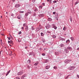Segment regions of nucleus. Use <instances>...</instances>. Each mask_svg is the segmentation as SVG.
Instances as JSON below:
<instances>
[{
  "instance_id": "16",
  "label": "nucleus",
  "mask_w": 79,
  "mask_h": 79,
  "mask_svg": "<svg viewBox=\"0 0 79 79\" xmlns=\"http://www.w3.org/2000/svg\"><path fill=\"white\" fill-rule=\"evenodd\" d=\"M28 26H26V27L25 28L26 31H28Z\"/></svg>"
},
{
  "instance_id": "52",
  "label": "nucleus",
  "mask_w": 79,
  "mask_h": 79,
  "mask_svg": "<svg viewBox=\"0 0 79 79\" xmlns=\"http://www.w3.org/2000/svg\"><path fill=\"white\" fill-rule=\"evenodd\" d=\"M18 40V42H21V40Z\"/></svg>"
},
{
  "instance_id": "36",
  "label": "nucleus",
  "mask_w": 79,
  "mask_h": 79,
  "mask_svg": "<svg viewBox=\"0 0 79 79\" xmlns=\"http://www.w3.org/2000/svg\"><path fill=\"white\" fill-rule=\"evenodd\" d=\"M41 36H44V33H42V32H41Z\"/></svg>"
},
{
  "instance_id": "9",
  "label": "nucleus",
  "mask_w": 79,
  "mask_h": 79,
  "mask_svg": "<svg viewBox=\"0 0 79 79\" xmlns=\"http://www.w3.org/2000/svg\"><path fill=\"white\" fill-rule=\"evenodd\" d=\"M67 49L69 50H72V48L71 47H70L68 46L67 48Z\"/></svg>"
},
{
  "instance_id": "42",
  "label": "nucleus",
  "mask_w": 79,
  "mask_h": 79,
  "mask_svg": "<svg viewBox=\"0 0 79 79\" xmlns=\"http://www.w3.org/2000/svg\"><path fill=\"white\" fill-rule=\"evenodd\" d=\"M27 67L29 69H30V67L29 66V65L27 66Z\"/></svg>"
},
{
  "instance_id": "44",
  "label": "nucleus",
  "mask_w": 79,
  "mask_h": 79,
  "mask_svg": "<svg viewBox=\"0 0 79 79\" xmlns=\"http://www.w3.org/2000/svg\"><path fill=\"white\" fill-rule=\"evenodd\" d=\"M16 79H20V78L19 77H16Z\"/></svg>"
},
{
  "instance_id": "20",
  "label": "nucleus",
  "mask_w": 79,
  "mask_h": 79,
  "mask_svg": "<svg viewBox=\"0 0 79 79\" xmlns=\"http://www.w3.org/2000/svg\"><path fill=\"white\" fill-rule=\"evenodd\" d=\"M27 13H29V14H31V10L29 9L27 10Z\"/></svg>"
},
{
  "instance_id": "58",
  "label": "nucleus",
  "mask_w": 79,
  "mask_h": 79,
  "mask_svg": "<svg viewBox=\"0 0 79 79\" xmlns=\"http://www.w3.org/2000/svg\"><path fill=\"white\" fill-rule=\"evenodd\" d=\"M8 42L9 44H10V41H8Z\"/></svg>"
},
{
  "instance_id": "28",
  "label": "nucleus",
  "mask_w": 79,
  "mask_h": 79,
  "mask_svg": "<svg viewBox=\"0 0 79 79\" xmlns=\"http://www.w3.org/2000/svg\"><path fill=\"white\" fill-rule=\"evenodd\" d=\"M56 55H59V52H56L55 53Z\"/></svg>"
},
{
  "instance_id": "11",
  "label": "nucleus",
  "mask_w": 79,
  "mask_h": 79,
  "mask_svg": "<svg viewBox=\"0 0 79 79\" xmlns=\"http://www.w3.org/2000/svg\"><path fill=\"white\" fill-rule=\"evenodd\" d=\"M64 52L66 53H68L69 52V51L67 49H65L64 50Z\"/></svg>"
},
{
  "instance_id": "54",
  "label": "nucleus",
  "mask_w": 79,
  "mask_h": 79,
  "mask_svg": "<svg viewBox=\"0 0 79 79\" xmlns=\"http://www.w3.org/2000/svg\"><path fill=\"white\" fill-rule=\"evenodd\" d=\"M47 32H48V33H49V34H50V33H51V32L48 31Z\"/></svg>"
},
{
  "instance_id": "43",
  "label": "nucleus",
  "mask_w": 79,
  "mask_h": 79,
  "mask_svg": "<svg viewBox=\"0 0 79 79\" xmlns=\"http://www.w3.org/2000/svg\"><path fill=\"white\" fill-rule=\"evenodd\" d=\"M21 79H24V77L22 76V77H21Z\"/></svg>"
},
{
  "instance_id": "38",
  "label": "nucleus",
  "mask_w": 79,
  "mask_h": 79,
  "mask_svg": "<svg viewBox=\"0 0 79 79\" xmlns=\"http://www.w3.org/2000/svg\"><path fill=\"white\" fill-rule=\"evenodd\" d=\"M70 21L71 22H72V18L71 17H70Z\"/></svg>"
},
{
  "instance_id": "22",
  "label": "nucleus",
  "mask_w": 79,
  "mask_h": 79,
  "mask_svg": "<svg viewBox=\"0 0 79 79\" xmlns=\"http://www.w3.org/2000/svg\"><path fill=\"white\" fill-rule=\"evenodd\" d=\"M29 15V13L28 12L26 13L25 15V16H27Z\"/></svg>"
},
{
  "instance_id": "61",
  "label": "nucleus",
  "mask_w": 79,
  "mask_h": 79,
  "mask_svg": "<svg viewBox=\"0 0 79 79\" xmlns=\"http://www.w3.org/2000/svg\"><path fill=\"white\" fill-rule=\"evenodd\" d=\"M10 37H9L8 38V40H10Z\"/></svg>"
},
{
  "instance_id": "35",
  "label": "nucleus",
  "mask_w": 79,
  "mask_h": 79,
  "mask_svg": "<svg viewBox=\"0 0 79 79\" xmlns=\"http://www.w3.org/2000/svg\"><path fill=\"white\" fill-rule=\"evenodd\" d=\"M33 16H36V13L34 12L33 13Z\"/></svg>"
},
{
  "instance_id": "33",
  "label": "nucleus",
  "mask_w": 79,
  "mask_h": 79,
  "mask_svg": "<svg viewBox=\"0 0 79 79\" xmlns=\"http://www.w3.org/2000/svg\"><path fill=\"white\" fill-rule=\"evenodd\" d=\"M52 37L54 39H55L56 38V36H55V35H53L52 36Z\"/></svg>"
},
{
  "instance_id": "57",
  "label": "nucleus",
  "mask_w": 79,
  "mask_h": 79,
  "mask_svg": "<svg viewBox=\"0 0 79 79\" xmlns=\"http://www.w3.org/2000/svg\"><path fill=\"white\" fill-rule=\"evenodd\" d=\"M77 50H79V48H78L77 49Z\"/></svg>"
},
{
  "instance_id": "62",
  "label": "nucleus",
  "mask_w": 79,
  "mask_h": 79,
  "mask_svg": "<svg viewBox=\"0 0 79 79\" xmlns=\"http://www.w3.org/2000/svg\"><path fill=\"white\" fill-rule=\"evenodd\" d=\"M12 2H15V0H12Z\"/></svg>"
},
{
  "instance_id": "41",
  "label": "nucleus",
  "mask_w": 79,
  "mask_h": 79,
  "mask_svg": "<svg viewBox=\"0 0 79 79\" xmlns=\"http://www.w3.org/2000/svg\"><path fill=\"white\" fill-rule=\"evenodd\" d=\"M42 5L43 6H45V3H43L42 4Z\"/></svg>"
},
{
  "instance_id": "26",
  "label": "nucleus",
  "mask_w": 79,
  "mask_h": 79,
  "mask_svg": "<svg viewBox=\"0 0 79 79\" xmlns=\"http://www.w3.org/2000/svg\"><path fill=\"white\" fill-rule=\"evenodd\" d=\"M77 3H79V1H77L74 4V5H77Z\"/></svg>"
},
{
  "instance_id": "13",
  "label": "nucleus",
  "mask_w": 79,
  "mask_h": 79,
  "mask_svg": "<svg viewBox=\"0 0 79 79\" xmlns=\"http://www.w3.org/2000/svg\"><path fill=\"white\" fill-rule=\"evenodd\" d=\"M60 40H62V41H65L66 40H65V39H64V38H63L61 37L60 38Z\"/></svg>"
},
{
  "instance_id": "63",
  "label": "nucleus",
  "mask_w": 79,
  "mask_h": 79,
  "mask_svg": "<svg viewBox=\"0 0 79 79\" xmlns=\"http://www.w3.org/2000/svg\"><path fill=\"white\" fill-rule=\"evenodd\" d=\"M2 42V40H1V42Z\"/></svg>"
},
{
  "instance_id": "31",
  "label": "nucleus",
  "mask_w": 79,
  "mask_h": 79,
  "mask_svg": "<svg viewBox=\"0 0 79 79\" xmlns=\"http://www.w3.org/2000/svg\"><path fill=\"white\" fill-rule=\"evenodd\" d=\"M3 51H1L0 52V55H1V54H2V55H3Z\"/></svg>"
},
{
  "instance_id": "24",
  "label": "nucleus",
  "mask_w": 79,
  "mask_h": 79,
  "mask_svg": "<svg viewBox=\"0 0 79 79\" xmlns=\"http://www.w3.org/2000/svg\"><path fill=\"white\" fill-rule=\"evenodd\" d=\"M39 64V62H37L36 63L34 64L35 66H37V64Z\"/></svg>"
},
{
  "instance_id": "19",
  "label": "nucleus",
  "mask_w": 79,
  "mask_h": 79,
  "mask_svg": "<svg viewBox=\"0 0 79 79\" xmlns=\"http://www.w3.org/2000/svg\"><path fill=\"white\" fill-rule=\"evenodd\" d=\"M66 43H67V44H69V43H70V41L69 40H67L66 41Z\"/></svg>"
},
{
  "instance_id": "23",
  "label": "nucleus",
  "mask_w": 79,
  "mask_h": 79,
  "mask_svg": "<svg viewBox=\"0 0 79 79\" xmlns=\"http://www.w3.org/2000/svg\"><path fill=\"white\" fill-rule=\"evenodd\" d=\"M34 54V52H31L30 53H29V56H31V55H33Z\"/></svg>"
},
{
  "instance_id": "21",
  "label": "nucleus",
  "mask_w": 79,
  "mask_h": 79,
  "mask_svg": "<svg viewBox=\"0 0 79 79\" xmlns=\"http://www.w3.org/2000/svg\"><path fill=\"white\" fill-rule=\"evenodd\" d=\"M48 20L49 21H52V19L51 18H49L48 19Z\"/></svg>"
},
{
  "instance_id": "8",
  "label": "nucleus",
  "mask_w": 79,
  "mask_h": 79,
  "mask_svg": "<svg viewBox=\"0 0 79 79\" xmlns=\"http://www.w3.org/2000/svg\"><path fill=\"white\" fill-rule=\"evenodd\" d=\"M23 74V71H21L20 72H19L18 73V75H22Z\"/></svg>"
},
{
  "instance_id": "59",
  "label": "nucleus",
  "mask_w": 79,
  "mask_h": 79,
  "mask_svg": "<svg viewBox=\"0 0 79 79\" xmlns=\"http://www.w3.org/2000/svg\"><path fill=\"white\" fill-rule=\"evenodd\" d=\"M40 7L41 8H42V6H41Z\"/></svg>"
},
{
  "instance_id": "18",
  "label": "nucleus",
  "mask_w": 79,
  "mask_h": 79,
  "mask_svg": "<svg viewBox=\"0 0 79 79\" xmlns=\"http://www.w3.org/2000/svg\"><path fill=\"white\" fill-rule=\"evenodd\" d=\"M17 18L18 19H21V15H19L18 17Z\"/></svg>"
},
{
  "instance_id": "15",
  "label": "nucleus",
  "mask_w": 79,
  "mask_h": 79,
  "mask_svg": "<svg viewBox=\"0 0 79 79\" xmlns=\"http://www.w3.org/2000/svg\"><path fill=\"white\" fill-rule=\"evenodd\" d=\"M10 70L9 71H8V72H7V73L6 74V76H8V74H9L10 73Z\"/></svg>"
},
{
  "instance_id": "39",
  "label": "nucleus",
  "mask_w": 79,
  "mask_h": 79,
  "mask_svg": "<svg viewBox=\"0 0 79 79\" xmlns=\"http://www.w3.org/2000/svg\"><path fill=\"white\" fill-rule=\"evenodd\" d=\"M32 1L33 3H34L35 2V0H32Z\"/></svg>"
},
{
  "instance_id": "64",
  "label": "nucleus",
  "mask_w": 79,
  "mask_h": 79,
  "mask_svg": "<svg viewBox=\"0 0 79 79\" xmlns=\"http://www.w3.org/2000/svg\"><path fill=\"white\" fill-rule=\"evenodd\" d=\"M1 35H4V34H1Z\"/></svg>"
},
{
  "instance_id": "55",
  "label": "nucleus",
  "mask_w": 79,
  "mask_h": 79,
  "mask_svg": "<svg viewBox=\"0 0 79 79\" xmlns=\"http://www.w3.org/2000/svg\"><path fill=\"white\" fill-rule=\"evenodd\" d=\"M21 29H22L23 30V29H24V27H22Z\"/></svg>"
},
{
  "instance_id": "7",
  "label": "nucleus",
  "mask_w": 79,
  "mask_h": 79,
  "mask_svg": "<svg viewBox=\"0 0 79 79\" xmlns=\"http://www.w3.org/2000/svg\"><path fill=\"white\" fill-rule=\"evenodd\" d=\"M42 28V26H40L39 27H38L36 29L37 31H39V30H40V29H41Z\"/></svg>"
},
{
  "instance_id": "34",
  "label": "nucleus",
  "mask_w": 79,
  "mask_h": 79,
  "mask_svg": "<svg viewBox=\"0 0 79 79\" xmlns=\"http://www.w3.org/2000/svg\"><path fill=\"white\" fill-rule=\"evenodd\" d=\"M22 76H23V78H24L25 77H26V76H27V75H26V74H25L24 75H23Z\"/></svg>"
},
{
  "instance_id": "1",
  "label": "nucleus",
  "mask_w": 79,
  "mask_h": 79,
  "mask_svg": "<svg viewBox=\"0 0 79 79\" xmlns=\"http://www.w3.org/2000/svg\"><path fill=\"white\" fill-rule=\"evenodd\" d=\"M72 61V60H71V59H67L65 60L64 62L65 63V64H67V63H69L70 61Z\"/></svg>"
},
{
  "instance_id": "37",
  "label": "nucleus",
  "mask_w": 79,
  "mask_h": 79,
  "mask_svg": "<svg viewBox=\"0 0 79 79\" xmlns=\"http://www.w3.org/2000/svg\"><path fill=\"white\" fill-rule=\"evenodd\" d=\"M19 13H24V11H20L19 12Z\"/></svg>"
},
{
  "instance_id": "51",
  "label": "nucleus",
  "mask_w": 79,
  "mask_h": 79,
  "mask_svg": "<svg viewBox=\"0 0 79 79\" xmlns=\"http://www.w3.org/2000/svg\"><path fill=\"white\" fill-rule=\"evenodd\" d=\"M77 77H78V78H79V75H77Z\"/></svg>"
},
{
  "instance_id": "25",
  "label": "nucleus",
  "mask_w": 79,
  "mask_h": 79,
  "mask_svg": "<svg viewBox=\"0 0 79 79\" xmlns=\"http://www.w3.org/2000/svg\"><path fill=\"white\" fill-rule=\"evenodd\" d=\"M66 29H67L66 27H64V28L63 29V30H64V31H66Z\"/></svg>"
},
{
  "instance_id": "30",
  "label": "nucleus",
  "mask_w": 79,
  "mask_h": 79,
  "mask_svg": "<svg viewBox=\"0 0 79 79\" xmlns=\"http://www.w3.org/2000/svg\"><path fill=\"white\" fill-rule=\"evenodd\" d=\"M27 25V24L26 23H24L23 24V27H25V26H26Z\"/></svg>"
},
{
  "instance_id": "6",
  "label": "nucleus",
  "mask_w": 79,
  "mask_h": 79,
  "mask_svg": "<svg viewBox=\"0 0 79 79\" xmlns=\"http://www.w3.org/2000/svg\"><path fill=\"white\" fill-rule=\"evenodd\" d=\"M38 16L40 18H43L44 17V14H39L38 15Z\"/></svg>"
},
{
  "instance_id": "5",
  "label": "nucleus",
  "mask_w": 79,
  "mask_h": 79,
  "mask_svg": "<svg viewBox=\"0 0 79 79\" xmlns=\"http://www.w3.org/2000/svg\"><path fill=\"white\" fill-rule=\"evenodd\" d=\"M50 27H51V25L48 24H47L46 26V29H49V28H50Z\"/></svg>"
},
{
  "instance_id": "47",
  "label": "nucleus",
  "mask_w": 79,
  "mask_h": 79,
  "mask_svg": "<svg viewBox=\"0 0 79 79\" xmlns=\"http://www.w3.org/2000/svg\"><path fill=\"white\" fill-rule=\"evenodd\" d=\"M53 3H56V1H54L53 2Z\"/></svg>"
},
{
  "instance_id": "53",
  "label": "nucleus",
  "mask_w": 79,
  "mask_h": 79,
  "mask_svg": "<svg viewBox=\"0 0 79 79\" xmlns=\"http://www.w3.org/2000/svg\"><path fill=\"white\" fill-rule=\"evenodd\" d=\"M5 53H6V55H8V53H7V52H6L5 51Z\"/></svg>"
},
{
  "instance_id": "50",
  "label": "nucleus",
  "mask_w": 79,
  "mask_h": 79,
  "mask_svg": "<svg viewBox=\"0 0 79 79\" xmlns=\"http://www.w3.org/2000/svg\"><path fill=\"white\" fill-rule=\"evenodd\" d=\"M21 34V32L20 31L19 33V34Z\"/></svg>"
},
{
  "instance_id": "3",
  "label": "nucleus",
  "mask_w": 79,
  "mask_h": 79,
  "mask_svg": "<svg viewBox=\"0 0 79 79\" xmlns=\"http://www.w3.org/2000/svg\"><path fill=\"white\" fill-rule=\"evenodd\" d=\"M75 67L74 66H73L70 67L69 68V70H73V69H75Z\"/></svg>"
},
{
  "instance_id": "14",
  "label": "nucleus",
  "mask_w": 79,
  "mask_h": 79,
  "mask_svg": "<svg viewBox=\"0 0 79 79\" xmlns=\"http://www.w3.org/2000/svg\"><path fill=\"white\" fill-rule=\"evenodd\" d=\"M10 70L9 71H8V72H7V73L6 74V76H8V74H9L10 73Z\"/></svg>"
},
{
  "instance_id": "17",
  "label": "nucleus",
  "mask_w": 79,
  "mask_h": 79,
  "mask_svg": "<svg viewBox=\"0 0 79 79\" xmlns=\"http://www.w3.org/2000/svg\"><path fill=\"white\" fill-rule=\"evenodd\" d=\"M60 46L61 47H64V44H60Z\"/></svg>"
},
{
  "instance_id": "60",
  "label": "nucleus",
  "mask_w": 79,
  "mask_h": 79,
  "mask_svg": "<svg viewBox=\"0 0 79 79\" xmlns=\"http://www.w3.org/2000/svg\"><path fill=\"white\" fill-rule=\"evenodd\" d=\"M40 50H42V48H40Z\"/></svg>"
},
{
  "instance_id": "56",
  "label": "nucleus",
  "mask_w": 79,
  "mask_h": 79,
  "mask_svg": "<svg viewBox=\"0 0 79 79\" xmlns=\"http://www.w3.org/2000/svg\"><path fill=\"white\" fill-rule=\"evenodd\" d=\"M27 47H25V49H27Z\"/></svg>"
},
{
  "instance_id": "40",
  "label": "nucleus",
  "mask_w": 79,
  "mask_h": 79,
  "mask_svg": "<svg viewBox=\"0 0 79 79\" xmlns=\"http://www.w3.org/2000/svg\"><path fill=\"white\" fill-rule=\"evenodd\" d=\"M42 55L43 56H45V53H43L42 54Z\"/></svg>"
},
{
  "instance_id": "32",
  "label": "nucleus",
  "mask_w": 79,
  "mask_h": 79,
  "mask_svg": "<svg viewBox=\"0 0 79 79\" xmlns=\"http://www.w3.org/2000/svg\"><path fill=\"white\" fill-rule=\"evenodd\" d=\"M27 61V63H31V60H28Z\"/></svg>"
},
{
  "instance_id": "49",
  "label": "nucleus",
  "mask_w": 79,
  "mask_h": 79,
  "mask_svg": "<svg viewBox=\"0 0 79 79\" xmlns=\"http://www.w3.org/2000/svg\"><path fill=\"white\" fill-rule=\"evenodd\" d=\"M56 13V12H53V15H55V14Z\"/></svg>"
},
{
  "instance_id": "48",
  "label": "nucleus",
  "mask_w": 79,
  "mask_h": 79,
  "mask_svg": "<svg viewBox=\"0 0 79 79\" xmlns=\"http://www.w3.org/2000/svg\"><path fill=\"white\" fill-rule=\"evenodd\" d=\"M31 28H32V30H34V27H31Z\"/></svg>"
},
{
  "instance_id": "10",
  "label": "nucleus",
  "mask_w": 79,
  "mask_h": 79,
  "mask_svg": "<svg viewBox=\"0 0 79 79\" xmlns=\"http://www.w3.org/2000/svg\"><path fill=\"white\" fill-rule=\"evenodd\" d=\"M55 16L56 18H58V14L57 13H56Z\"/></svg>"
},
{
  "instance_id": "27",
  "label": "nucleus",
  "mask_w": 79,
  "mask_h": 79,
  "mask_svg": "<svg viewBox=\"0 0 79 79\" xmlns=\"http://www.w3.org/2000/svg\"><path fill=\"white\" fill-rule=\"evenodd\" d=\"M69 76H70V75H69L67 77H65V79H68V77H69Z\"/></svg>"
},
{
  "instance_id": "4",
  "label": "nucleus",
  "mask_w": 79,
  "mask_h": 79,
  "mask_svg": "<svg viewBox=\"0 0 79 79\" xmlns=\"http://www.w3.org/2000/svg\"><path fill=\"white\" fill-rule=\"evenodd\" d=\"M20 6H21V5L19 4H17L15 5V7L16 8H19V7H20Z\"/></svg>"
},
{
  "instance_id": "46",
  "label": "nucleus",
  "mask_w": 79,
  "mask_h": 79,
  "mask_svg": "<svg viewBox=\"0 0 79 79\" xmlns=\"http://www.w3.org/2000/svg\"><path fill=\"white\" fill-rule=\"evenodd\" d=\"M11 16H13V17H14V14H12L11 15Z\"/></svg>"
},
{
  "instance_id": "2",
  "label": "nucleus",
  "mask_w": 79,
  "mask_h": 79,
  "mask_svg": "<svg viewBox=\"0 0 79 79\" xmlns=\"http://www.w3.org/2000/svg\"><path fill=\"white\" fill-rule=\"evenodd\" d=\"M56 26L55 24H52L51 25V27L52 28H54V29H55V30H56V29H57V27H56V26Z\"/></svg>"
},
{
  "instance_id": "29",
  "label": "nucleus",
  "mask_w": 79,
  "mask_h": 79,
  "mask_svg": "<svg viewBox=\"0 0 79 79\" xmlns=\"http://www.w3.org/2000/svg\"><path fill=\"white\" fill-rule=\"evenodd\" d=\"M70 39L72 41H73L74 40V38H73V37H71Z\"/></svg>"
},
{
  "instance_id": "12",
  "label": "nucleus",
  "mask_w": 79,
  "mask_h": 79,
  "mask_svg": "<svg viewBox=\"0 0 79 79\" xmlns=\"http://www.w3.org/2000/svg\"><path fill=\"white\" fill-rule=\"evenodd\" d=\"M50 68V66H46L45 68L46 69H48Z\"/></svg>"
},
{
  "instance_id": "45",
  "label": "nucleus",
  "mask_w": 79,
  "mask_h": 79,
  "mask_svg": "<svg viewBox=\"0 0 79 79\" xmlns=\"http://www.w3.org/2000/svg\"><path fill=\"white\" fill-rule=\"evenodd\" d=\"M54 69H57V68L56 67H53Z\"/></svg>"
}]
</instances>
